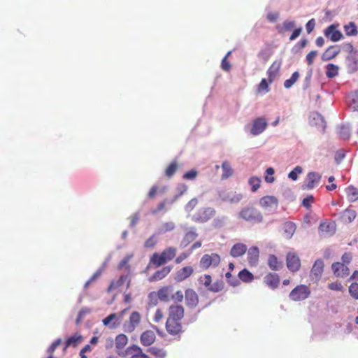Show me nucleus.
<instances>
[{
	"instance_id": "obj_14",
	"label": "nucleus",
	"mask_w": 358,
	"mask_h": 358,
	"mask_svg": "<svg viewBox=\"0 0 358 358\" xmlns=\"http://www.w3.org/2000/svg\"><path fill=\"white\" fill-rule=\"evenodd\" d=\"M141 315L138 312L134 311L131 313L129 322L124 325L125 331L132 332L135 328L140 324Z\"/></svg>"
},
{
	"instance_id": "obj_48",
	"label": "nucleus",
	"mask_w": 358,
	"mask_h": 358,
	"mask_svg": "<svg viewBox=\"0 0 358 358\" xmlns=\"http://www.w3.org/2000/svg\"><path fill=\"white\" fill-rule=\"evenodd\" d=\"M166 187L159 188L157 185H153L148 192V196L149 199H153L157 192H164Z\"/></svg>"
},
{
	"instance_id": "obj_49",
	"label": "nucleus",
	"mask_w": 358,
	"mask_h": 358,
	"mask_svg": "<svg viewBox=\"0 0 358 358\" xmlns=\"http://www.w3.org/2000/svg\"><path fill=\"white\" fill-rule=\"evenodd\" d=\"M349 293L353 299H358V283L353 282L350 285Z\"/></svg>"
},
{
	"instance_id": "obj_13",
	"label": "nucleus",
	"mask_w": 358,
	"mask_h": 358,
	"mask_svg": "<svg viewBox=\"0 0 358 358\" xmlns=\"http://www.w3.org/2000/svg\"><path fill=\"white\" fill-rule=\"evenodd\" d=\"M267 127V121L264 117H258L253 121L250 132L252 135L257 136L262 133Z\"/></svg>"
},
{
	"instance_id": "obj_47",
	"label": "nucleus",
	"mask_w": 358,
	"mask_h": 358,
	"mask_svg": "<svg viewBox=\"0 0 358 358\" xmlns=\"http://www.w3.org/2000/svg\"><path fill=\"white\" fill-rule=\"evenodd\" d=\"M127 343V338L124 334L118 335L115 338V345L117 348H122Z\"/></svg>"
},
{
	"instance_id": "obj_18",
	"label": "nucleus",
	"mask_w": 358,
	"mask_h": 358,
	"mask_svg": "<svg viewBox=\"0 0 358 358\" xmlns=\"http://www.w3.org/2000/svg\"><path fill=\"white\" fill-rule=\"evenodd\" d=\"M332 270L337 277H346L350 273V270L346 264L341 262H336L332 264Z\"/></svg>"
},
{
	"instance_id": "obj_2",
	"label": "nucleus",
	"mask_w": 358,
	"mask_h": 358,
	"mask_svg": "<svg viewBox=\"0 0 358 358\" xmlns=\"http://www.w3.org/2000/svg\"><path fill=\"white\" fill-rule=\"evenodd\" d=\"M238 217L251 224H259L264 220L262 213L253 206H246L241 209Z\"/></svg>"
},
{
	"instance_id": "obj_1",
	"label": "nucleus",
	"mask_w": 358,
	"mask_h": 358,
	"mask_svg": "<svg viewBox=\"0 0 358 358\" xmlns=\"http://www.w3.org/2000/svg\"><path fill=\"white\" fill-rule=\"evenodd\" d=\"M176 253L177 249L175 247H167L161 252L153 253L150 258V264L158 268L173 260L176 257Z\"/></svg>"
},
{
	"instance_id": "obj_25",
	"label": "nucleus",
	"mask_w": 358,
	"mask_h": 358,
	"mask_svg": "<svg viewBox=\"0 0 358 358\" xmlns=\"http://www.w3.org/2000/svg\"><path fill=\"white\" fill-rule=\"evenodd\" d=\"M247 251V246L243 243H236L234 244L231 250L230 255L234 257H239L243 256Z\"/></svg>"
},
{
	"instance_id": "obj_22",
	"label": "nucleus",
	"mask_w": 358,
	"mask_h": 358,
	"mask_svg": "<svg viewBox=\"0 0 358 358\" xmlns=\"http://www.w3.org/2000/svg\"><path fill=\"white\" fill-rule=\"evenodd\" d=\"M156 336L152 330H147L141 335V343L144 346L151 345L155 341Z\"/></svg>"
},
{
	"instance_id": "obj_53",
	"label": "nucleus",
	"mask_w": 358,
	"mask_h": 358,
	"mask_svg": "<svg viewBox=\"0 0 358 358\" xmlns=\"http://www.w3.org/2000/svg\"><path fill=\"white\" fill-rule=\"evenodd\" d=\"M62 339L61 338H57V340H55L52 344L48 348V349L47 350V352L50 355H52V354L54 353V352L55 351L56 348L62 343Z\"/></svg>"
},
{
	"instance_id": "obj_46",
	"label": "nucleus",
	"mask_w": 358,
	"mask_h": 358,
	"mask_svg": "<svg viewBox=\"0 0 358 358\" xmlns=\"http://www.w3.org/2000/svg\"><path fill=\"white\" fill-rule=\"evenodd\" d=\"M224 285L223 281L217 280L213 284L210 285L208 289L213 292H218L223 289Z\"/></svg>"
},
{
	"instance_id": "obj_29",
	"label": "nucleus",
	"mask_w": 358,
	"mask_h": 358,
	"mask_svg": "<svg viewBox=\"0 0 358 358\" xmlns=\"http://www.w3.org/2000/svg\"><path fill=\"white\" fill-rule=\"evenodd\" d=\"M127 275H122L116 281H112L107 289V292H110L113 290L117 289L120 287L122 286L127 280Z\"/></svg>"
},
{
	"instance_id": "obj_19",
	"label": "nucleus",
	"mask_w": 358,
	"mask_h": 358,
	"mask_svg": "<svg viewBox=\"0 0 358 358\" xmlns=\"http://www.w3.org/2000/svg\"><path fill=\"white\" fill-rule=\"evenodd\" d=\"M173 291L172 286H164L157 291V295L162 301L169 302L171 301Z\"/></svg>"
},
{
	"instance_id": "obj_24",
	"label": "nucleus",
	"mask_w": 358,
	"mask_h": 358,
	"mask_svg": "<svg viewBox=\"0 0 358 358\" xmlns=\"http://www.w3.org/2000/svg\"><path fill=\"white\" fill-rule=\"evenodd\" d=\"M83 336L79 333H76L72 336L68 338L65 342L63 350L66 351L69 347H77L82 341Z\"/></svg>"
},
{
	"instance_id": "obj_35",
	"label": "nucleus",
	"mask_w": 358,
	"mask_h": 358,
	"mask_svg": "<svg viewBox=\"0 0 358 358\" xmlns=\"http://www.w3.org/2000/svg\"><path fill=\"white\" fill-rule=\"evenodd\" d=\"M346 192L349 201L354 202L358 200V188L350 185L346 189Z\"/></svg>"
},
{
	"instance_id": "obj_23",
	"label": "nucleus",
	"mask_w": 358,
	"mask_h": 358,
	"mask_svg": "<svg viewBox=\"0 0 358 358\" xmlns=\"http://www.w3.org/2000/svg\"><path fill=\"white\" fill-rule=\"evenodd\" d=\"M259 257V250L257 246L251 247L248 251V261L250 266H256Z\"/></svg>"
},
{
	"instance_id": "obj_43",
	"label": "nucleus",
	"mask_w": 358,
	"mask_h": 358,
	"mask_svg": "<svg viewBox=\"0 0 358 358\" xmlns=\"http://www.w3.org/2000/svg\"><path fill=\"white\" fill-rule=\"evenodd\" d=\"M299 78V73L297 71L294 72L290 78L286 80L284 82V87L286 89L290 88L297 81Z\"/></svg>"
},
{
	"instance_id": "obj_17",
	"label": "nucleus",
	"mask_w": 358,
	"mask_h": 358,
	"mask_svg": "<svg viewBox=\"0 0 358 358\" xmlns=\"http://www.w3.org/2000/svg\"><path fill=\"white\" fill-rule=\"evenodd\" d=\"M173 268L172 266H166L155 271L150 278V282L159 281L167 276Z\"/></svg>"
},
{
	"instance_id": "obj_30",
	"label": "nucleus",
	"mask_w": 358,
	"mask_h": 358,
	"mask_svg": "<svg viewBox=\"0 0 358 358\" xmlns=\"http://www.w3.org/2000/svg\"><path fill=\"white\" fill-rule=\"evenodd\" d=\"M294 26V21L285 20L282 24H278L276 29L279 34H282L286 31H290Z\"/></svg>"
},
{
	"instance_id": "obj_41",
	"label": "nucleus",
	"mask_w": 358,
	"mask_h": 358,
	"mask_svg": "<svg viewBox=\"0 0 358 358\" xmlns=\"http://www.w3.org/2000/svg\"><path fill=\"white\" fill-rule=\"evenodd\" d=\"M197 236H198V234L194 231L190 230V231H187L185 234L184 238L182 241L184 246H187L191 242L194 241L196 238Z\"/></svg>"
},
{
	"instance_id": "obj_38",
	"label": "nucleus",
	"mask_w": 358,
	"mask_h": 358,
	"mask_svg": "<svg viewBox=\"0 0 358 358\" xmlns=\"http://www.w3.org/2000/svg\"><path fill=\"white\" fill-rule=\"evenodd\" d=\"M326 69V76L329 78H333L338 73V66L334 64H328Z\"/></svg>"
},
{
	"instance_id": "obj_51",
	"label": "nucleus",
	"mask_w": 358,
	"mask_h": 358,
	"mask_svg": "<svg viewBox=\"0 0 358 358\" xmlns=\"http://www.w3.org/2000/svg\"><path fill=\"white\" fill-rule=\"evenodd\" d=\"M257 90L259 92H268L269 91L268 83L265 78H263L258 85Z\"/></svg>"
},
{
	"instance_id": "obj_34",
	"label": "nucleus",
	"mask_w": 358,
	"mask_h": 358,
	"mask_svg": "<svg viewBox=\"0 0 358 358\" xmlns=\"http://www.w3.org/2000/svg\"><path fill=\"white\" fill-rule=\"evenodd\" d=\"M179 166L180 165L176 160L172 161L165 169V176L168 178H171L175 174Z\"/></svg>"
},
{
	"instance_id": "obj_63",
	"label": "nucleus",
	"mask_w": 358,
	"mask_h": 358,
	"mask_svg": "<svg viewBox=\"0 0 358 358\" xmlns=\"http://www.w3.org/2000/svg\"><path fill=\"white\" fill-rule=\"evenodd\" d=\"M328 287L334 291H341L343 289L342 284L339 282H333L328 285Z\"/></svg>"
},
{
	"instance_id": "obj_61",
	"label": "nucleus",
	"mask_w": 358,
	"mask_h": 358,
	"mask_svg": "<svg viewBox=\"0 0 358 358\" xmlns=\"http://www.w3.org/2000/svg\"><path fill=\"white\" fill-rule=\"evenodd\" d=\"M230 55V52H229L227 55L222 59V64H221V66H222V69L224 70V71H229L230 69H231V64L230 63L227 61V57Z\"/></svg>"
},
{
	"instance_id": "obj_64",
	"label": "nucleus",
	"mask_w": 358,
	"mask_h": 358,
	"mask_svg": "<svg viewBox=\"0 0 358 358\" xmlns=\"http://www.w3.org/2000/svg\"><path fill=\"white\" fill-rule=\"evenodd\" d=\"M198 204V200L196 198L192 199L186 205L185 209L187 211H192Z\"/></svg>"
},
{
	"instance_id": "obj_55",
	"label": "nucleus",
	"mask_w": 358,
	"mask_h": 358,
	"mask_svg": "<svg viewBox=\"0 0 358 358\" xmlns=\"http://www.w3.org/2000/svg\"><path fill=\"white\" fill-rule=\"evenodd\" d=\"M157 244V239L155 235L151 236L149 238L146 240L144 243V247L146 248H152Z\"/></svg>"
},
{
	"instance_id": "obj_3",
	"label": "nucleus",
	"mask_w": 358,
	"mask_h": 358,
	"mask_svg": "<svg viewBox=\"0 0 358 358\" xmlns=\"http://www.w3.org/2000/svg\"><path fill=\"white\" fill-rule=\"evenodd\" d=\"M221 261L220 256L217 253L205 254L202 256L199 262V266L204 270L209 268H216Z\"/></svg>"
},
{
	"instance_id": "obj_42",
	"label": "nucleus",
	"mask_w": 358,
	"mask_h": 358,
	"mask_svg": "<svg viewBox=\"0 0 358 358\" xmlns=\"http://www.w3.org/2000/svg\"><path fill=\"white\" fill-rule=\"evenodd\" d=\"M133 257V254L127 255L124 257L119 263L117 266V268L119 270H122L124 268H126L128 271L130 270V265L129 264V261Z\"/></svg>"
},
{
	"instance_id": "obj_6",
	"label": "nucleus",
	"mask_w": 358,
	"mask_h": 358,
	"mask_svg": "<svg viewBox=\"0 0 358 358\" xmlns=\"http://www.w3.org/2000/svg\"><path fill=\"white\" fill-rule=\"evenodd\" d=\"M215 214V210L213 208H201L193 217V220L196 222L203 223L211 219Z\"/></svg>"
},
{
	"instance_id": "obj_16",
	"label": "nucleus",
	"mask_w": 358,
	"mask_h": 358,
	"mask_svg": "<svg viewBox=\"0 0 358 358\" xmlns=\"http://www.w3.org/2000/svg\"><path fill=\"white\" fill-rule=\"evenodd\" d=\"M259 205L265 209L277 208L278 200L274 196H265L259 199Z\"/></svg>"
},
{
	"instance_id": "obj_28",
	"label": "nucleus",
	"mask_w": 358,
	"mask_h": 358,
	"mask_svg": "<svg viewBox=\"0 0 358 358\" xmlns=\"http://www.w3.org/2000/svg\"><path fill=\"white\" fill-rule=\"evenodd\" d=\"M296 224L292 222H286L283 225V234L284 236L289 239L292 237L296 231Z\"/></svg>"
},
{
	"instance_id": "obj_57",
	"label": "nucleus",
	"mask_w": 358,
	"mask_h": 358,
	"mask_svg": "<svg viewBox=\"0 0 358 358\" xmlns=\"http://www.w3.org/2000/svg\"><path fill=\"white\" fill-rule=\"evenodd\" d=\"M199 281L202 282L206 287L208 288L212 282L211 276L208 274H205L203 276L200 277Z\"/></svg>"
},
{
	"instance_id": "obj_8",
	"label": "nucleus",
	"mask_w": 358,
	"mask_h": 358,
	"mask_svg": "<svg viewBox=\"0 0 358 358\" xmlns=\"http://www.w3.org/2000/svg\"><path fill=\"white\" fill-rule=\"evenodd\" d=\"M338 24H333L327 27L324 31V36L331 41L336 42L343 38V34L338 29Z\"/></svg>"
},
{
	"instance_id": "obj_20",
	"label": "nucleus",
	"mask_w": 358,
	"mask_h": 358,
	"mask_svg": "<svg viewBox=\"0 0 358 358\" xmlns=\"http://www.w3.org/2000/svg\"><path fill=\"white\" fill-rule=\"evenodd\" d=\"M264 282L272 289L278 288L280 283V278L278 274L269 273L264 278Z\"/></svg>"
},
{
	"instance_id": "obj_59",
	"label": "nucleus",
	"mask_w": 358,
	"mask_h": 358,
	"mask_svg": "<svg viewBox=\"0 0 358 358\" xmlns=\"http://www.w3.org/2000/svg\"><path fill=\"white\" fill-rule=\"evenodd\" d=\"M91 312V310L88 308H83L78 313L77 319H76V324H79L83 319V317L86 315L87 314L90 313Z\"/></svg>"
},
{
	"instance_id": "obj_44",
	"label": "nucleus",
	"mask_w": 358,
	"mask_h": 358,
	"mask_svg": "<svg viewBox=\"0 0 358 358\" xmlns=\"http://www.w3.org/2000/svg\"><path fill=\"white\" fill-rule=\"evenodd\" d=\"M250 185L251 186L252 192H256L260 187L261 185V179L258 177H251L248 181Z\"/></svg>"
},
{
	"instance_id": "obj_33",
	"label": "nucleus",
	"mask_w": 358,
	"mask_h": 358,
	"mask_svg": "<svg viewBox=\"0 0 358 358\" xmlns=\"http://www.w3.org/2000/svg\"><path fill=\"white\" fill-rule=\"evenodd\" d=\"M268 265L273 271H278L282 267V264L274 255H269L268 259Z\"/></svg>"
},
{
	"instance_id": "obj_56",
	"label": "nucleus",
	"mask_w": 358,
	"mask_h": 358,
	"mask_svg": "<svg viewBox=\"0 0 358 358\" xmlns=\"http://www.w3.org/2000/svg\"><path fill=\"white\" fill-rule=\"evenodd\" d=\"M197 176H198L197 171H196L194 169H192V170L186 172L183 175L182 178L185 180H194L196 178Z\"/></svg>"
},
{
	"instance_id": "obj_11",
	"label": "nucleus",
	"mask_w": 358,
	"mask_h": 358,
	"mask_svg": "<svg viewBox=\"0 0 358 358\" xmlns=\"http://www.w3.org/2000/svg\"><path fill=\"white\" fill-rule=\"evenodd\" d=\"M185 303L189 308H194L199 303V296L196 292L191 288H188L185 292Z\"/></svg>"
},
{
	"instance_id": "obj_32",
	"label": "nucleus",
	"mask_w": 358,
	"mask_h": 358,
	"mask_svg": "<svg viewBox=\"0 0 358 358\" xmlns=\"http://www.w3.org/2000/svg\"><path fill=\"white\" fill-rule=\"evenodd\" d=\"M130 353L131 355L130 358H149L146 354L143 353L142 349L136 345L130 347Z\"/></svg>"
},
{
	"instance_id": "obj_10",
	"label": "nucleus",
	"mask_w": 358,
	"mask_h": 358,
	"mask_svg": "<svg viewBox=\"0 0 358 358\" xmlns=\"http://www.w3.org/2000/svg\"><path fill=\"white\" fill-rule=\"evenodd\" d=\"M166 329L172 336H178L182 333V326L180 321L166 320Z\"/></svg>"
},
{
	"instance_id": "obj_40",
	"label": "nucleus",
	"mask_w": 358,
	"mask_h": 358,
	"mask_svg": "<svg viewBox=\"0 0 358 358\" xmlns=\"http://www.w3.org/2000/svg\"><path fill=\"white\" fill-rule=\"evenodd\" d=\"M357 216L355 210L352 209H346L343 211L342 218L345 222H352Z\"/></svg>"
},
{
	"instance_id": "obj_62",
	"label": "nucleus",
	"mask_w": 358,
	"mask_h": 358,
	"mask_svg": "<svg viewBox=\"0 0 358 358\" xmlns=\"http://www.w3.org/2000/svg\"><path fill=\"white\" fill-rule=\"evenodd\" d=\"M266 173L267 174V176H266V177H265L266 182H269V183L273 182L275 180V178L273 176L269 177L268 176L273 175L274 169L271 167H269L266 170Z\"/></svg>"
},
{
	"instance_id": "obj_52",
	"label": "nucleus",
	"mask_w": 358,
	"mask_h": 358,
	"mask_svg": "<svg viewBox=\"0 0 358 358\" xmlns=\"http://www.w3.org/2000/svg\"><path fill=\"white\" fill-rule=\"evenodd\" d=\"M302 173V168L299 166H296L294 170H292L288 175V177L293 180H296L298 178V175Z\"/></svg>"
},
{
	"instance_id": "obj_7",
	"label": "nucleus",
	"mask_w": 358,
	"mask_h": 358,
	"mask_svg": "<svg viewBox=\"0 0 358 358\" xmlns=\"http://www.w3.org/2000/svg\"><path fill=\"white\" fill-rule=\"evenodd\" d=\"M322 178V175L319 173L311 171L307 174L306 181L303 185L302 188L305 190L313 189L317 185Z\"/></svg>"
},
{
	"instance_id": "obj_26",
	"label": "nucleus",
	"mask_w": 358,
	"mask_h": 358,
	"mask_svg": "<svg viewBox=\"0 0 358 358\" xmlns=\"http://www.w3.org/2000/svg\"><path fill=\"white\" fill-rule=\"evenodd\" d=\"M319 231L325 234H334L336 231V224L333 222H323L319 226Z\"/></svg>"
},
{
	"instance_id": "obj_58",
	"label": "nucleus",
	"mask_w": 358,
	"mask_h": 358,
	"mask_svg": "<svg viewBox=\"0 0 358 358\" xmlns=\"http://www.w3.org/2000/svg\"><path fill=\"white\" fill-rule=\"evenodd\" d=\"M164 317V313L161 308H157L153 316V321L155 323H159L162 321Z\"/></svg>"
},
{
	"instance_id": "obj_15",
	"label": "nucleus",
	"mask_w": 358,
	"mask_h": 358,
	"mask_svg": "<svg viewBox=\"0 0 358 358\" xmlns=\"http://www.w3.org/2000/svg\"><path fill=\"white\" fill-rule=\"evenodd\" d=\"M194 273V268L192 266H186L176 272L174 279L177 282H182L190 277Z\"/></svg>"
},
{
	"instance_id": "obj_37",
	"label": "nucleus",
	"mask_w": 358,
	"mask_h": 358,
	"mask_svg": "<svg viewBox=\"0 0 358 358\" xmlns=\"http://www.w3.org/2000/svg\"><path fill=\"white\" fill-rule=\"evenodd\" d=\"M148 352L157 358H165L166 356V350L160 347H151L148 349Z\"/></svg>"
},
{
	"instance_id": "obj_39",
	"label": "nucleus",
	"mask_w": 358,
	"mask_h": 358,
	"mask_svg": "<svg viewBox=\"0 0 358 358\" xmlns=\"http://www.w3.org/2000/svg\"><path fill=\"white\" fill-rule=\"evenodd\" d=\"M238 278L245 282H250L254 279L252 273L246 268L243 269L238 273Z\"/></svg>"
},
{
	"instance_id": "obj_5",
	"label": "nucleus",
	"mask_w": 358,
	"mask_h": 358,
	"mask_svg": "<svg viewBox=\"0 0 358 358\" xmlns=\"http://www.w3.org/2000/svg\"><path fill=\"white\" fill-rule=\"evenodd\" d=\"M324 268V264L322 259L315 260L310 271V280L314 282H318L322 278Z\"/></svg>"
},
{
	"instance_id": "obj_31",
	"label": "nucleus",
	"mask_w": 358,
	"mask_h": 358,
	"mask_svg": "<svg viewBox=\"0 0 358 358\" xmlns=\"http://www.w3.org/2000/svg\"><path fill=\"white\" fill-rule=\"evenodd\" d=\"M221 167L222 169V174L221 176L222 180L227 179L233 175L234 171H233L231 166L229 162L224 161L222 164Z\"/></svg>"
},
{
	"instance_id": "obj_50",
	"label": "nucleus",
	"mask_w": 358,
	"mask_h": 358,
	"mask_svg": "<svg viewBox=\"0 0 358 358\" xmlns=\"http://www.w3.org/2000/svg\"><path fill=\"white\" fill-rule=\"evenodd\" d=\"M184 299L183 293L181 290H178L175 293L173 292L171 296V301H173L176 303L182 302Z\"/></svg>"
},
{
	"instance_id": "obj_9",
	"label": "nucleus",
	"mask_w": 358,
	"mask_h": 358,
	"mask_svg": "<svg viewBox=\"0 0 358 358\" xmlns=\"http://www.w3.org/2000/svg\"><path fill=\"white\" fill-rule=\"evenodd\" d=\"M287 266L292 272H296L301 268V260L295 252H289L286 258Z\"/></svg>"
},
{
	"instance_id": "obj_12",
	"label": "nucleus",
	"mask_w": 358,
	"mask_h": 358,
	"mask_svg": "<svg viewBox=\"0 0 358 358\" xmlns=\"http://www.w3.org/2000/svg\"><path fill=\"white\" fill-rule=\"evenodd\" d=\"M185 310L181 305H171L169 308L168 320L180 321L184 317Z\"/></svg>"
},
{
	"instance_id": "obj_4",
	"label": "nucleus",
	"mask_w": 358,
	"mask_h": 358,
	"mask_svg": "<svg viewBox=\"0 0 358 358\" xmlns=\"http://www.w3.org/2000/svg\"><path fill=\"white\" fill-rule=\"evenodd\" d=\"M310 294L309 287L305 285L296 286L289 294L292 300L298 301L307 299Z\"/></svg>"
},
{
	"instance_id": "obj_27",
	"label": "nucleus",
	"mask_w": 358,
	"mask_h": 358,
	"mask_svg": "<svg viewBox=\"0 0 358 358\" xmlns=\"http://www.w3.org/2000/svg\"><path fill=\"white\" fill-rule=\"evenodd\" d=\"M280 68V64L274 62L267 71L268 83H271L278 75Z\"/></svg>"
},
{
	"instance_id": "obj_54",
	"label": "nucleus",
	"mask_w": 358,
	"mask_h": 358,
	"mask_svg": "<svg viewBox=\"0 0 358 358\" xmlns=\"http://www.w3.org/2000/svg\"><path fill=\"white\" fill-rule=\"evenodd\" d=\"M62 339L61 338H57V340H55L52 344L48 348V349L47 350V352L50 355H52V354L54 353V352L55 351L56 348L62 343Z\"/></svg>"
},
{
	"instance_id": "obj_45",
	"label": "nucleus",
	"mask_w": 358,
	"mask_h": 358,
	"mask_svg": "<svg viewBox=\"0 0 358 358\" xmlns=\"http://www.w3.org/2000/svg\"><path fill=\"white\" fill-rule=\"evenodd\" d=\"M175 224L173 222H167L162 224L159 228V233L165 234L175 229Z\"/></svg>"
},
{
	"instance_id": "obj_36",
	"label": "nucleus",
	"mask_w": 358,
	"mask_h": 358,
	"mask_svg": "<svg viewBox=\"0 0 358 358\" xmlns=\"http://www.w3.org/2000/svg\"><path fill=\"white\" fill-rule=\"evenodd\" d=\"M345 34L349 36H355L358 34L357 27L355 22H350L343 27Z\"/></svg>"
},
{
	"instance_id": "obj_60",
	"label": "nucleus",
	"mask_w": 358,
	"mask_h": 358,
	"mask_svg": "<svg viewBox=\"0 0 358 358\" xmlns=\"http://www.w3.org/2000/svg\"><path fill=\"white\" fill-rule=\"evenodd\" d=\"M317 55V51L316 50H312L306 55V62L308 65H312L313 64Z\"/></svg>"
},
{
	"instance_id": "obj_21",
	"label": "nucleus",
	"mask_w": 358,
	"mask_h": 358,
	"mask_svg": "<svg viewBox=\"0 0 358 358\" xmlns=\"http://www.w3.org/2000/svg\"><path fill=\"white\" fill-rule=\"evenodd\" d=\"M341 52V48L338 45H331L322 55L323 61H329L334 59Z\"/></svg>"
}]
</instances>
